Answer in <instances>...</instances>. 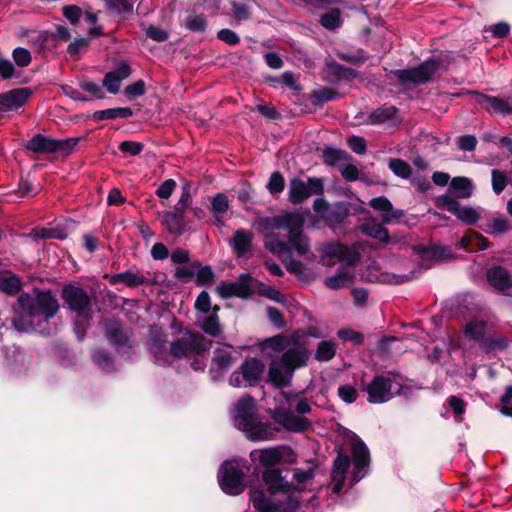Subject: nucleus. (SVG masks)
Listing matches in <instances>:
<instances>
[{
    "label": "nucleus",
    "instance_id": "1",
    "mask_svg": "<svg viewBox=\"0 0 512 512\" xmlns=\"http://www.w3.org/2000/svg\"><path fill=\"white\" fill-rule=\"evenodd\" d=\"M304 223V216L297 211L262 219V229L285 230L288 233V240L284 241L277 232H267L264 236L265 248L280 258L289 256L292 250L299 256H305L310 252V240L303 233Z\"/></svg>",
    "mask_w": 512,
    "mask_h": 512
},
{
    "label": "nucleus",
    "instance_id": "2",
    "mask_svg": "<svg viewBox=\"0 0 512 512\" xmlns=\"http://www.w3.org/2000/svg\"><path fill=\"white\" fill-rule=\"evenodd\" d=\"M291 339L283 334L268 338L261 349L272 361L269 366V381L277 387L287 386L296 369L305 366L309 351L304 347L291 348Z\"/></svg>",
    "mask_w": 512,
    "mask_h": 512
},
{
    "label": "nucleus",
    "instance_id": "3",
    "mask_svg": "<svg viewBox=\"0 0 512 512\" xmlns=\"http://www.w3.org/2000/svg\"><path fill=\"white\" fill-rule=\"evenodd\" d=\"M262 480L270 495L275 497L271 500L262 490L251 491L250 501L258 512H295L300 507V498L296 494L301 488H294L293 482L287 481L280 469H266Z\"/></svg>",
    "mask_w": 512,
    "mask_h": 512
},
{
    "label": "nucleus",
    "instance_id": "4",
    "mask_svg": "<svg viewBox=\"0 0 512 512\" xmlns=\"http://www.w3.org/2000/svg\"><path fill=\"white\" fill-rule=\"evenodd\" d=\"M212 341L198 332L186 330L180 338L167 346V343L159 337H154L150 342V350L158 364H166L169 358H195L193 368L202 370L205 363L200 360L204 353L209 351Z\"/></svg>",
    "mask_w": 512,
    "mask_h": 512
},
{
    "label": "nucleus",
    "instance_id": "5",
    "mask_svg": "<svg viewBox=\"0 0 512 512\" xmlns=\"http://www.w3.org/2000/svg\"><path fill=\"white\" fill-rule=\"evenodd\" d=\"M17 303L27 317L26 320L19 315L13 318V326L19 332L30 330L35 322L53 318L59 310L58 300L50 291H37L33 295L23 293L18 297Z\"/></svg>",
    "mask_w": 512,
    "mask_h": 512
},
{
    "label": "nucleus",
    "instance_id": "6",
    "mask_svg": "<svg viewBox=\"0 0 512 512\" xmlns=\"http://www.w3.org/2000/svg\"><path fill=\"white\" fill-rule=\"evenodd\" d=\"M234 419L238 429L252 441L272 440L277 432L268 422L259 419L251 396H245L236 403Z\"/></svg>",
    "mask_w": 512,
    "mask_h": 512
},
{
    "label": "nucleus",
    "instance_id": "7",
    "mask_svg": "<svg viewBox=\"0 0 512 512\" xmlns=\"http://www.w3.org/2000/svg\"><path fill=\"white\" fill-rule=\"evenodd\" d=\"M61 296L64 304L73 314L76 333L82 340L94 315L93 298L84 288L72 284L63 287Z\"/></svg>",
    "mask_w": 512,
    "mask_h": 512
},
{
    "label": "nucleus",
    "instance_id": "8",
    "mask_svg": "<svg viewBox=\"0 0 512 512\" xmlns=\"http://www.w3.org/2000/svg\"><path fill=\"white\" fill-rule=\"evenodd\" d=\"M402 389V379L399 374L387 372L377 375L367 386L368 401L380 404L391 400Z\"/></svg>",
    "mask_w": 512,
    "mask_h": 512
},
{
    "label": "nucleus",
    "instance_id": "9",
    "mask_svg": "<svg viewBox=\"0 0 512 512\" xmlns=\"http://www.w3.org/2000/svg\"><path fill=\"white\" fill-rule=\"evenodd\" d=\"M320 263L332 267L340 262L342 265L353 267L359 261V253L338 242H326L317 247Z\"/></svg>",
    "mask_w": 512,
    "mask_h": 512
},
{
    "label": "nucleus",
    "instance_id": "10",
    "mask_svg": "<svg viewBox=\"0 0 512 512\" xmlns=\"http://www.w3.org/2000/svg\"><path fill=\"white\" fill-rule=\"evenodd\" d=\"M324 193V180L318 177H309L307 182L300 178H292L289 181L288 199L293 205L302 204L311 195Z\"/></svg>",
    "mask_w": 512,
    "mask_h": 512
},
{
    "label": "nucleus",
    "instance_id": "11",
    "mask_svg": "<svg viewBox=\"0 0 512 512\" xmlns=\"http://www.w3.org/2000/svg\"><path fill=\"white\" fill-rule=\"evenodd\" d=\"M250 457L253 461H259L264 467H272L277 464H294L297 461L294 450L285 445L253 450Z\"/></svg>",
    "mask_w": 512,
    "mask_h": 512
},
{
    "label": "nucleus",
    "instance_id": "12",
    "mask_svg": "<svg viewBox=\"0 0 512 512\" xmlns=\"http://www.w3.org/2000/svg\"><path fill=\"white\" fill-rule=\"evenodd\" d=\"M439 68L440 62L438 60L428 59L417 67L396 70L394 73L401 84L421 85L431 81Z\"/></svg>",
    "mask_w": 512,
    "mask_h": 512
},
{
    "label": "nucleus",
    "instance_id": "13",
    "mask_svg": "<svg viewBox=\"0 0 512 512\" xmlns=\"http://www.w3.org/2000/svg\"><path fill=\"white\" fill-rule=\"evenodd\" d=\"M265 370L264 363L256 358L246 359L239 370L230 376V384L234 387H248L256 385L262 378Z\"/></svg>",
    "mask_w": 512,
    "mask_h": 512
},
{
    "label": "nucleus",
    "instance_id": "14",
    "mask_svg": "<svg viewBox=\"0 0 512 512\" xmlns=\"http://www.w3.org/2000/svg\"><path fill=\"white\" fill-rule=\"evenodd\" d=\"M313 209L319 218L330 227L341 224L349 213L344 203L337 202L330 205L324 198L315 199Z\"/></svg>",
    "mask_w": 512,
    "mask_h": 512
},
{
    "label": "nucleus",
    "instance_id": "15",
    "mask_svg": "<svg viewBox=\"0 0 512 512\" xmlns=\"http://www.w3.org/2000/svg\"><path fill=\"white\" fill-rule=\"evenodd\" d=\"M351 454L354 465L352 483L356 484L365 476L370 463L369 449L357 435L351 438Z\"/></svg>",
    "mask_w": 512,
    "mask_h": 512
},
{
    "label": "nucleus",
    "instance_id": "16",
    "mask_svg": "<svg viewBox=\"0 0 512 512\" xmlns=\"http://www.w3.org/2000/svg\"><path fill=\"white\" fill-rule=\"evenodd\" d=\"M244 472L238 465L225 462L221 468L220 486L230 495H238L244 490Z\"/></svg>",
    "mask_w": 512,
    "mask_h": 512
},
{
    "label": "nucleus",
    "instance_id": "17",
    "mask_svg": "<svg viewBox=\"0 0 512 512\" xmlns=\"http://www.w3.org/2000/svg\"><path fill=\"white\" fill-rule=\"evenodd\" d=\"M437 206L445 208L467 225H472L480 219V213L477 209L470 206H461L457 199H454L450 195L438 197Z\"/></svg>",
    "mask_w": 512,
    "mask_h": 512
},
{
    "label": "nucleus",
    "instance_id": "18",
    "mask_svg": "<svg viewBox=\"0 0 512 512\" xmlns=\"http://www.w3.org/2000/svg\"><path fill=\"white\" fill-rule=\"evenodd\" d=\"M488 283L496 291L512 297V275L502 266H493L486 273Z\"/></svg>",
    "mask_w": 512,
    "mask_h": 512
},
{
    "label": "nucleus",
    "instance_id": "19",
    "mask_svg": "<svg viewBox=\"0 0 512 512\" xmlns=\"http://www.w3.org/2000/svg\"><path fill=\"white\" fill-rule=\"evenodd\" d=\"M273 419L285 429L292 432H303L310 426V421L303 416H296L285 408H276Z\"/></svg>",
    "mask_w": 512,
    "mask_h": 512
},
{
    "label": "nucleus",
    "instance_id": "20",
    "mask_svg": "<svg viewBox=\"0 0 512 512\" xmlns=\"http://www.w3.org/2000/svg\"><path fill=\"white\" fill-rule=\"evenodd\" d=\"M368 205L374 210L381 212V221L383 224L398 222L404 216V211L394 209L390 200L384 196L371 199Z\"/></svg>",
    "mask_w": 512,
    "mask_h": 512
},
{
    "label": "nucleus",
    "instance_id": "21",
    "mask_svg": "<svg viewBox=\"0 0 512 512\" xmlns=\"http://www.w3.org/2000/svg\"><path fill=\"white\" fill-rule=\"evenodd\" d=\"M472 95L475 96V101L484 106L489 112L502 115L512 114V98L488 96L479 92H473Z\"/></svg>",
    "mask_w": 512,
    "mask_h": 512
},
{
    "label": "nucleus",
    "instance_id": "22",
    "mask_svg": "<svg viewBox=\"0 0 512 512\" xmlns=\"http://www.w3.org/2000/svg\"><path fill=\"white\" fill-rule=\"evenodd\" d=\"M184 215V211L176 210V208L163 213L162 225L169 234L181 236L188 230Z\"/></svg>",
    "mask_w": 512,
    "mask_h": 512
},
{
    "label": "nucleus",
    "instance_id": "23",
    "mask_svg": "<svg viewBox=\"0 0 512 512\" xmlns=\"http://www.w3.org/2000/svg\"><path fill=\"white\" fill-rule=\"evenodd\" d=\"M31 95L27 88L14 89L0 94V111L8 112L20 108Z\"/></svg>",
    "mask_w": 512,
    "mask_h": 512
},
{
    "label": "nucleus",
    "instance_id": "24",
    "mask_svg": "<svg viewBox=\"0 0 512 512\" xmlns=\"http://www.w3.org/2000/svg\"><path fill=\"white\" fill-rule=\"evenodd\" d=\"M220 297L227 299L231 297L247 298L251 294L248 283L240 282H222L216 288Z\"/></svg>",
    "mask_w": 512,
    "mask_h": 512
},
{
    "label": "nucleus",
    "instance_id": "25",
    "mask_svg": "<svg viewBox=\"0 0 512 512\" xmlns=\"http://www.w3.org/2000/svg\"><path fill=\"white\" fill-rule=\"evenodd\" d=\"M349 467L350 458L347 455L339 454L334 460L333 471L331 475L333 482V492H341Z\"/></svg>",
    "mask_w": 512,
    "mask_h": 512
},
{
    "label": "nucleus",
    "instance_id": "26",
    "mask_svg": "<svg viewBox=\"0 0 512 512\" xmlns=\"http://www.w3.org/2000/svg\"><path fill=\"white\" fill-rule=\"evenodd\" d=\"M253 233L249 230L238 229L234 233L230 244L237 257H245L251 250Z\"/></svg>",
    "mask_w": 512,
    "mask_h": 512
},
{
    "label": "nucleus",
    "instance_id": "27",
    "mask_svg": "<svg viewBox=\"0 0 512 512\" xmlns=\"http://www.w3.org/2000/svg\"><path fill=\"white\" fill-rule=\"evenodd\" d=\"M474 185L467 177H454L449 184V194L451 197L459 199H468L472 196Z\"/></svg>",
    "mask_w": 512,
    "mask_h": 512
},
{
    "label": "nucleus",
    "instance_id": "28",
    "mask_svg": "<svg viewBox=\"0 0 512 512\" xmlns=\"http://www.w3.org/2000/svg\"><path fill=\"white\" fill-rule=\"evenodd\" d=\"M346 266L347 265H342L335 275L325 279V285L328 288L337 290L348 287L352 283L354 278V271L350 266L349 268Z\"/></svg>",
    "mask_w": 512,
    "mask_h": 512
},
{
    "label": "nucleus",
    "instance_id": "29",
    "mask_svg": "<svg viewBox=\"0 0 512 512\" xmlns=\"http://www.w3.org/2000/svg\"><path fill=\"white\" fill-rule=\"evenodd\" d=\"M112 285L124 283L128 287H138L140 285L149 284V280L140 272H133L131 270L112 275L109 279Z\"/></svg>",
    "mask_w": 512,
    "mask_h": 512
},
{
    "label": "nucleus",
    "instance_id": "30",
    "mask_svg": "<svg viewBox=\"0 0 512 512\" xmlns=\"http://www.w3.org/2000/svg\"><path fill=\"white\" fill-rule=\"evenodd\" d=\"M105 334L109 342L115 346H121L128 341V337L124 333L121 324L115 319L104 321Z\"/></svg>",
    "mask_w": 512,
    "mask_h": 512
},
{
    "label": "nucleus",
    "instance_id": "31",
    "mask_svg": "<svg viewBox=\"0 0 512 512\" xmlns=\"http://www.w3.org/2000/svg\"><path fill=\"white\" fill-rule=\"evenodd\" d=\"M27 148L36 153H56V139L37 134L28 142Z\"/></svg>",
    "mask_w": 512,
    "mask_h": 512
},
{
    "label": "nucleus",
    "instance_id": "32",
    "mask_svg": "<svg viewBox=\"0 0 512 512\" xmlns=\"http://www.w3.org/2000/svg\"><path fill=\"white\" fill-rule=\"evenodd\" d=\"M197 326L211 337H218L222 333L219 317L215 314L198 316Z\"/></svg>",
    "mask_w": 512,
    "mask_h": 512
},
{
    "label": "nucleus",
    "instance_id": "33",
    "mask_svg": "<svg viewBox=\"0 0 512 512\" xmlns=\"http://www.w3.org/2000/svg\"><path fill=\"white\" fill-rule=\"evenodd\" d=\"M360 230L363 234L377 239L380 242L386 244L389 242V232L388 230L383 227L382 224L377 223L374 220L367 221L364 224L360 226Z\"/></svg>",
    "mask_w": 512,
    "mask_h": 512
},
{
    "label": "nucleus",
    "instance_id": "34",
    "mask_svg": "<svg viewBox=\"0 0 512 512\" xmlns=\"http://www.w3.org/2000/svg\"><path fill=\"white\" fill-rule=\"evenodd\" d=\"M184 27L195 33L205 32L208 26L207 17L203 13H198L196 11L188 12L184 23Z\"/></svg>",
    "mask_w": 512,
    "mask_h": 512
},
{
    "label": "nucleus",
    "instance_id": "35",
    "mask_svg": "<svg viewBox=\"0 0 512 512\" xmlns=\"http://www.w3.org/2000/svg\"><path fill=\"white\" fill-rule=\"evenodd\" d=\"M486 328L485 321L473 319L466 324L464 332L466 337L480 343L481 346L486 338Z\"/></svg>",
    "mask_w": 512,
    "mask_h": 512
},
{
    "label": "nucleus",
    "instance_id": "36",
    "mask_svg": "<svg viewBox=\"0 0 512 512\" xmlns=\"http://www.w3.org/2000/svg\"><path fill=\"white\" fill-rule=\"evenodd\" d=\"M397 114V108L390 104H384L380 108L375 109L368 116L370 124H382L389 120H394Z\"/></svg>",
    "mask_w": 512,
    "mask_h": 512
},
{
    "label": "nucleus",
    "instance_id": "37",
    "mask_svg": "<svg viewBox=\"0 0 512 512\" xmlns=\"http://www.w3.org/2000/svg\"><path fill=\"white\" fill-rule=\"evenodd\" d=\"M337 351V344L332 340H324L319 342L314 358L320 362H327L334 358Z\"/></svg>",
    "mask_w": 512,
    "mask_h": 512
},
{
    "label": "nucleus",
    "instance_id": "38",
    "mask_svg": "<svg viewBox=\"0 0 512 512\" xmlns=\"http://www.w3.org/2000/svg\"><path fill=\"white\" fill-rule=\"evenodd\" d=\"M108 10L117 15H131L134 10V0H103Z\"/></svg>",
    "mask_w": 512,
    "mask_h": 512
},
{
    "label": "nucleus",
    "instance_id": "39",
    "mask_svg": "<svg viewBox=\"0 0 512 512\" xmlns=\"http://www.w3.org/2000/svg\"><path fill=\"white\" fill-rule=\"evenodd\" d=\"M323 159L327 165L336 166L347 162L350 155L344 150L327 147L323 150Z\"/></svg>",
    "mask_w": 512,
    "mask_h": 512
},
{
    "label": "nucleus",
    "instance_id": "40",
    "mask_svg": "<svg viewBox=\"0 0 512 512\" xmlns=\"http://www.w3.org/2000/svg\"><path fill=\"white\" fill-rule=\"evenodd\" d=\"M314 477V470L312 468L309 469H301L297 468L293 472V481L296 482V484L293 483L294 488L300 487L301 489L297 490V496L301 499V493L306 489V486L308 483L311 482V480Z\"/></svg>",
    "mask_w": 512,
    "mask_h": 512
},
{
    "label": "nucleus",
    "instance_id": "41",
    "mask_svg": "<svg viewBox=\"0 0 512 512\" xmlns=\"http://www.w3.org/2000/svg\"><path fill=\"white\" fill-rule=\"evenodd\" d=\"M133 115L129 107L110 108L94 113V118L97 120L115 119V118H128Z\"/></svg>",
    "mask_w": 512,
    "mask_h": 512
},
{
    "label": "nucleus",
    "instance_id": "42",
    "mask_svg": "<svg viewBox=\"0 0 512 512\" xmlns=\"http://www.w3.org/2000/svg\"><path fill=\"white\" fill-rule=\"evenodd\" d=\"M491 183L492 189L497 195L502 193L509 183L506 171L493 169L491 172Z\"/></svg>",
    "mask_w": 512,
    "mask_h": 512
},
{
    "label": "nucleus",
    "instance_id": "43",
    "mask_svg": "<svg viewBox=\"0 0 512 512\" xmlns=\"http://www.w3.org/2000/svg\"><path fill=\"white\" fill-rule=\"evenodd\" d=\"M472 241L479 242L480 250H484V249L488 248V245H489L488 240L477 232H471L470 234L464 235L460 239V246L467 250H474V247H472Z\"/></svg>",
    "mask_w": 512,
    "mask_h": 512
},
{
    "label": "nucleus",
    "instance_id": "44",
    "mask_svg": "<svg viewBox=\"0 0 512 512\" xmlns=\"http://www.w3.org/2000/svg\"><path fill=\"white\" fill-rule=\"evenodd\" d=\"M21 288V281L15 275L0 277V290L6 294H16Z\"/></svg>",
    "mask_w": 512,
    "mask_h": 512
},
{
    "label": "nucleus",
    "instance_id": "45",
    "mask_svg": "<svg viewBox=\"0 0 512 512\" xmlns=\"http://www.w3.org/2000/svg\"><path fill=\"white\" fill-rule=\"evenodd\" d=\"M231 346H225L223 348H218L214 352V362L221 369H227L232 364V353Z\"/></svg>",
    "mask_w": 512,
    "mask_h": 512
},
{
    "label": "nucleus",
    "instance_id": "46",
    "mask_svg": "<svg viewBox=\"0 0 512 512\" xmlns=\"http://www.w3.org/2000/svg\"><path fill=\"white\" fill-rule=\"evenodd\" d=\"M488 231L490 233L503 234L511 228V223L504 215L491 219L488 224Z\"/></svg>",
    "mask_w": 512,
    "mask_h": 512
},
{
    "label": "nucleus",
    "instance_id": "47",
    "mask_svg": "<svg viewBox=\"0 0 512 512\" xmlns=\"http://www.w3.org/2000/svg\"><path fill=\"white\" fill-rule=\"evenodd\" d=\"M507 344V339L500 335H488L481 347L486 351L502 350L507 347Z\"/></svg>",
    "mask_w": 512,
    "mask_h": 512
},
{
    "label": "nucleus",
    "instance_id": "48",
    "mask_svg": "<svg viewBox=\"0 0 512 512\" xmlns=\"http://www.w3.org/2000/svg\"><path fill=\"white\" fill-rule=\"evenodd\" d=\"M388 166L400 178L407 179L411 175V167L401 159H391Z\"/></svg>",
    "mask_w": 512,
    "mask_h": 512
},
{
    "label": "nucleus",
    "instance_id": "49",
    "mask_svg": "<svg viewBox=\"0 0 512 512\" xmlns=\"http://www.w3.org/2000/svg\"><path fill=\"white\" fill-rule=\"evenodd\" d=\"M191 204H192L191 184L186 183L181 188L180 198H179L178 202L176 203V205L174 206V208H176V210L186 212V210L191 206Z\"/></svg>",
    "mask_w": 512,
    "mask_h": 512
},
{
    "label": "nucleus",
    "instance_id": "50",
    "mask_svg": "<svg viewBox=\"0 0 512 512\" xmlns=\"http://www.w3.org/2000/svg\"><path fill=\"white\" fill-rule=\"evenodd\" d=\"M320 23L326 29H335L340 23V11L338 9H332L331 11L323 14L320 19Z\"/></svg>",
    "mask_w": 512,
    "mask_h": 512
},
{
    "label": "nucleus",
    "instance_id": "51",
    "mask_svg": "<svg viewBox=\"0 0 512 512\" xmlns=\"http://www.w3.org/2000/svg\"><path fill=\"white\" fill-rule=\"evenodd\" d=\"M230 207L228 197L223 193L216 194L211 201V210L215 214H223Z\"/></svg>",
    "mask_w": 512,
    "mask_h": 512
},
{
    "label": "nucleus",
    "instance_id": "52",
    "mask_svg": "<svg viewBox=\"0 0 512 512\" xmlns=\"http://www.w3.org/2000/svg\"><path fill=\"white\" fill-rule=\"evenodd\" d=\"M337 336L345 342H353L356 345L362 344L364 340V336L362 333L350 328L340 329L337 332Z\"/></svg>",
    "mask_w": 512,
    "mask_h": 512
},
{
    "label": "nucleus",
    "instance_id": "53",
    "mask_svg": "<svg viewBox=\"0 0 512 512\" xmlns=\"http://www.w3.org/2000/svg\"><path fill=\"white\" fill-rule=\"evenodd\" d=\"M81 138L56 139V152L63 155H69L80 142Z\"/></svg>",
    "mask_w": 512,
    "mask_h": 512
},
{
    "label": "nucleus",
    "instance_id": "54",
    "mask_svg": "<svg viewBox=\"0 0 512 512\" xmlns=\"http://www.w3.org/2000/svg\"><path fill=\"white\" fill-rule=\"evenodd\" d=\"M285 181L280 172H273L267 184V189L271 194L281 193L284 190Z\"/></svg>",
    "mask_w": 512,
    "mask_h": 512
},
{
    "label": "nucleus",
    "instance_id": "55",
    "mask_svg": "<svg viewBox=\"0 0 512 512\" xmlns=\"http://www.w3.org/2000/svg\"><path fill=\"white\" fill-rule=\"evenodd\" d=\"M498 406L502 414L512 416V386L506 387Z\"/></svg>",
    "mask_w": 512,
    "mask_h": 512
},
{
    "label": "nucleus",
    "instance_id": "56",
    "mask_svg": "<svg viewBox=\"0 0 512 512\" xmlns=\"http://www.w3.org/2000/svg\"><path fill=\"white\" fill-rule=\"evenodd\" d=\"M93 361L96 365L103 370L109 371L112 367V359L110 355L104 350H97L93 353Z\"/></svg>",
    "mask_w": 512,
    "mask_h": 512
},
{
    "label": "nucleus",
    "instance_id": "57",
    "mask_svg": "<svg viewBox=\"0 0 512 512\" xmlns=\"http://www.w3.org/2000/svg\"><path fill=\"white\" fill-rule=\"evenodd\" d=\"M176 186L177 184L175 180L166 179L160 184V186L156 190V195L161 199H168L174 192Z\"/></svg>",
    "mask_w": 512,
    "mask_h": 512
},
{
    "label": "nucleus",
    "instance_id": "58",
    "mask_svg": "<svg viewBox=\"0 0 512 512\" xmlns=\"http://www.w3.org/2000/svg\"><path fill=\"white\" fill-rule=\"evenodd\" d=\"M13 59L18 66L26 67L30 64L32 58L27 49L18 47L13 51Z\"/></svg>",
    "mask_w": 512,
    "mask_h": 512
},
{
    "label": "nucleus",
    "instance_id": "59",
    "mask_svg": "<svg viewBox=\"0 0 512 512\" xmlns=\"http://www.w3.org/2000/svg\"><path fill=\"white\" fill-rule=\"evenodd\" d=\"M63 15L71 24L74 25L79 22L82 15V9L77 5H67L63 7Z\"/></svg>",
    "mask_w": 512,
    "mask_h": 512
},
{
    "label": "nucleus",
    "instance_id": "60",
    "mask_svg": "<svg viewBox=\"0 0 512 512\" xmlns=\"http://www.w3.org/2000/svg\"><path fill=\"white\" fill-rule=\"evenodd\" d=\"M195 308L197 311L208 314L211 310V301L210 296L206 291H202L196 301H195Z\"/></svg>",
    "mask_w": 512,
    "mask_h": 512
},
{
    "label": "nucleus",
    "instance_id": "61",
    "mask_svg": "<svg viewBox=\"0 0 512 512\" xmlns=\"http://www.w3.org/2000/svg\"><path fill=\"white\" fill-rule=\"evenodd\" d=\"M89 43V39L77 38L69 44L67 52L70 56H76L80 52L85 51L88 48Z\"/></svg>",
    "mask_w": 512,
    "mask_h": 512
},
{
    "label": "nucleus",
    "instance_id": "62",
    "mask_svg": "<svg viewBox=\"0 0 512 512\" xmlns=\"http://www.w3.org/2000/svg\"><path fill=\"white\" fill-rule=\"evenodd\" d=\"M121 81L114 75V73L108 72L105 74L103 79V86L110 92V93H117L120 89Z\"/></svg>",
    "mask_w": 512,
    "mask_h": 512
},
{
    "label": "nucleus",
    "instance_id": "63",
    "mask_svg": "<svg viewBox=\"0 0 512 512\" xmlns=\"http://www.w3.org/2000/svg\"><path fill=\"white\" fill-rule=\"evenodd\" d=\"M146 35L150 39L157 41V42H164L169 37V34L167 31H165L162 28H159L157 26H154V25H150L146 29Z\"/></svg>",
    "mask_w": 512,
    "mask_h": 512
},
{
    "label": "nucleus",
    "instance_id": "64",
    "mask_svg": "<svg viewBox=\"0 0 512 512\" xmlns=\"http://www.w3.org/2000/svg\"><path fill=\"white\" fill-rule=\"evenodd\" d=\"M338 395L346 403H353L357 399L358 392L354 387L345 385L338 388Z\"/></svg>",
    "mask_w": 512,
    "mask_h": 512
}]
</instances>
